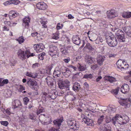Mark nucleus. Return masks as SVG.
<instances>
[{
	"instance_id": "49530a36",
	"label": "nucleus",
	"mask_w": 131,
	"mask_h": 131,
	"mask_svg": "<svg viewBox=\"0 0 131 131\" xmlns=\"http://www.w3.org/2000/svg\"><path fill=\"white\" fill-rule=\"evenodd\" d=\"M23 100L25 104L26 105L28 102L29 101V99L27 97H25L23 98Z\"/></svg>"
},
{
	"instance_id": "4c0bfd02",
	"label": "nucleus",
	"mask_w": 131,
	"mask_h": 131,
	"mask_svg": "<svg viewBox=\"0 0 131 131\" xmlns=\"http://www.w3.org/2000/svg\"><path fill=\"white\" fill-rule=\"evenodd\" d=\"M104 116L102 115L100 116V117L98 119L97 121V123L99 124H101L103 122L104 119Z\"/></svg>"
},
{
	"instance_id": "9d476101",
	"label": "nucleus",
	"mask_w": 131,
	"mask_h": 131,
	"mask_svg": "<svg viewBox=\"0 0 131 131\" xmlns=\"http://www.w3.org/2000/svg\"><path fill=\"white\" fill-rule=\"evenodd\" d=\"M27 83L29 86L32 87L36 86L37 85V83L33 79H30L27 81Z\"/></svg>"
},
{
	"instance_id": "423d86ee",
	"label": "nucleus",
	"mask_w": 131,
	"mask_h": 131,
	"mask_svg": "<svg viewBox=\"0 0 131 131\" xmlns=\"http://www.w3.org/2000/svg\"><path fill=\"white\" fill-rule=\"evenodd\" d=\"M84 61L88 64H91L95 61V58H93L89 54H86L84 57Z\"/></svg>"
},
{
	"instance_id": "c85d7f7f",
	"label": "nucleus",
	"mask_w": 131,
	"mask_h": 131,
	"mask_svg": "<svg viewBox=\"0 0 131 131\" xmlns=\"http://www.w3.org/2000/svg\"><path fill=\"white\" fill-rule=\"evenodd\" d=\"M49 97L52 100L55 99L57 96V93L56 92H53L51 94H50L48 95Z\"/></svg>"
},
{
	"instance_id": "2f4dec72",
	"label": "nucleus",
	"mask_w": 131,
	"mask_h": 131,
	"mask_svg": "<svg viewBox=\"0 0 131 131\" xmlns=\"http://www.w3.org/2000/svg\"><path fill=\"white\" fill-rule=\"evenodd\" d=\"M103 131H111V128L109 125H105Z\"/></svg>"
},
{
	"instance_id": "13d9d810",
	"label": "nucleus",
	"mask_w": 131,
	"mask_h": 131,
	"mask_svg": "<svg viewBox=\"0 0 131 131\" xmlns=\"http://www.w3.org/2000/svg\"><path fill=\"white\" fill-rule=\"evenodd\" d=\"M2 82L3 83V85L4 84H7L8 82V81L7 79H5L3 80L2 81Z\"/></svg>"
},
{
	"instance_id": "a878e982",
	"label": "nucleus",
	"mask_w": 131,
	"mask_h": 131,
	"mask_svg": "<svg viewBox=\"0 0 131 131\" xmlns=\"http://www.w3.org/2000/svg\"><path fill=\"white\" fill-rule=\"evenodd\" d=\"M77 67L80 71H84L86 69L85 67V66L79 63H78Z\"/></svg>"
},
{
	"instance_id": "2eb2a0df",
	"label": "nucleus",
	"mask_w": 131,
	"mask_h": 131,
	"mask_svg": "<svg viewBox=\"0 0 131 131\" xmlns=\"http://www.w3.org/2000/svg\"><path fill=\"white\" fill-rule=\"evenodd\" d=\"M73 42L74 44L79 45L80 43V38L77 35L73 36L72 38Z\"/></svg>"
},
{
	"instance_id": "e433bc0d",
	"label": "nucleus",
	"mask_w": 131,
	"mask_h": 131,
	"mask_svg": "<svg viewBox=\"0 0 131 131\" xmlns=\"http://www.w3.org/2000/svg\"><path fill=\"white\" fill-rule=\"evenodd\" d=\"M19 43L21 44L24 42V37L23 36H21L19 37L16 40Z\"/></svg>"
},
{
	"instance_id": "58836bf2",
	"label": "nucleus",
	"mask_w": 131,
	"mask_h": 131,
	"mask_svg": "<svg viewBox=\"0 0 131 131\" xmlns=\"http://www.w3.org/2000/svg\"><path fill=\"white\" fill-rule=\"evenodd\" d=\"M68 68H67L64 66H62L60 68V70L62 74H63L67 70Z\"/></svg>"
},
{
	"instance_id": "0e129e2a",
	"label": "nucleus",
	"mask_w": 131,
	"mask_h": 131,
	"mask_svg": "<svg viewBox=\"0 0 131 131\" xmlns=\"http://www.w3.org/2000/svg\"><path fill=\"white\" fill-rule=\"evenodd\" d=\"M102 78L101 76H99L96 79V81L97 82H98Z\"/></svg>"
},
{
	"instance_id": "cd10ccee",
	"label": "nucleus",
	"mask_w": 131,
	"mask_h": 131,
	"mask_svg": "<svg viewBox=\"0 0 131 131\" xmlns=\"http://www.w3.org/2000/svg\"><path fill=\"white\" fill-rule=\"evenodd\" d=\"M71 73V71L69 70L68 68L67 70L65 72L63 73V75L65 77H68L70 75Z\"/></svg>"
},
{
	"instance_id": "bb28decb",
	"label": "nucleus",
	"mask_w": 131,
	"mask_h": 131,
	"mask_svg": "<svg viewBox=\"0 0 131 131\" xmlns=\"http://www.w3.org/2000/svg\"><path fill=\"white\" fill-rule=\"evenodd\" d=\"M116 37L118 41L124 42L125 41L124 36H117Z\"/></svg>"
},
{
	"instance_id": "aec40b11",
	"label": "nucleus",
	"mask_w": 131,
	"mask_h": 131,
	"mask_svg": "<svg viewBox=\"0 0 131 131\" xmlns=\"http://www.w3.org/2000/svg\"><path fill=\"white\" fill-rule=\"evenodd\" d=\"M123 30L126 33L127 35L130 37H131V27L128 26L125 27Z\"/></svg>"
},
{
	"instance_id": "5701e85b",
	"label": "nucleus",
	"mask_w": 131,
	"mask_h": 131,
	"mask_svg": "<svg viewBox=\"0 0 131 131\" xmlns=\"http://www.w3.org/2000/svg\"><path fill=\"white\" fill-rule=\"evenodd\" d=\"M45 120H44L43 124L47 125L51 123L52 121L51 118L49 117H45Z\"/></svg>"
},
{
	"instance_id": "69168bd1",
	"label": "nucleus",
	"mask_w": 131,
	"mask_h": 131,
	"mask_svg": "<svg viewBox=\"0 0 131 131\" xmlns=\"http://www.w3.org/2000/svg\"><path fill=\"white\" fill-rule=\"evenodd\" d=\"M36 77V75L35 74H34L32 73H31L30 76V77H31L32 78H35Z\"/></svg>"
},
{
	"instance_id": "a211bd4d",
	"label": "nucleus",
	"mask_w": 131,
	"mask_h": 131,
	"mask_svg": "<svg viewBox=\"0 0 131 131\" xmlns=\"http://www.w3.org/2000/svg\"><path fill=\"white\" fill-rule=\"evenodd\" d=\"M81 89L80 85L77 82L74 83L73 84V89L75 92H78Z\"/></svg>"
},
{
	"instance_id": "8fccbe9b",
	"label": "nucleus",
	"mask_w": 131,
	"mask_h": 131,
	"mask_svg": "<svg viewBox=\"0 0 131 131\" xmlns=\"http://www.w3.org/2000/svg\"><path fill=\"white\" fill-rule=\"evenodd\" d=\"M61 51L62 53L64 55H66L67 54L68 51L67 50L65 49H61Z\"/></svg>"
},
{
	"instance_id": "412c9836",
	"label": "nucleus",
	"mask_w": 131,
	"mask_h": 131,
	"mask_svg": "<svg viewBox=\"0 0 131 131\" xmlns=\"http://www.w3.org/2000/svg\"><path fill=\"white\" fill-rule=\"evenodd\" d=\"M13 105L12 106V107L14 108H18L19 106H21L22 105L20 102L18 100H15L14 102L13 103Z\"/></svg>"
},
{
	"instance_id": "3c124183",
	"label": "nucleus",
	"mask_w": 131,
	"mask_h": 131,
	"mask_svg": "<svg viewBox=\"0 0 131 131\" xmlns=\"http://www.w3.org/2000/svg\"><path fill=\"white\" fill-rule=\"evenodd\" d=\"M40 22L42 24V28H46L47 26L46 25V23L45 21H43L41 20V21Z\"/></svg>"
},
{
	"instance_id": "ea45409f",
	"label": "nucleus",
	"mask_w": 131,
	"mask_h": 131,
	"mask_svg": "<svg viewBox=\"0 0 131 131\" xmlns=\"http://www.w3.org/2000/svg\"><path fill=\"white\" fill-rule=\"evenodd\" d=\"M10 2L11 4H13L15 5H17L20 2V1L18 0H11Z\"/></svg>"
},
{
	"instance_id": "f3484780",
	"label": "nucleus",
	"mask_w": 131,
	"mask_h": 131,
	"mask_svg": "<svg viewBox=\"0 0 131 131\" xmlns=\"http://www.w3.org/2000/svg\"><path fill=\"white\" fill-rule=\"evenodd\" d=\"M105 58L104 57L99 55L96 59L97 63L100 66H101L102 64L103 63L104 60Z\"/></svg>"
},
{
	"instance_id": "39448f33",
	"label": "nucleus",
	"mask_w": 131,
	"mask_h": 131,
	"mask_svg": "<svg viewBox=\"0 0 131 131\" xmlns=\"http://www.w3.org/2000/svg\"><path fill=\"white\" fill-rule=\"evenodd\" d=\"M58 83L59 87L61 89H64L66 87V85L67 84H69L70 82L67 80H60Z\"/></svg>"
},
{
	"instance_id": "774afa93",
	"label": "nucleus",
	"mask_w": 131,
	"mask_h": 131,
	"mask_svg": "<svg viewBox=\"0 0 131 131\" xmlns=\"http://www.w3.org/2000/svg\"><path fill=\"white\" fill-rule=\"evenodd\" d=\"M29 118L30 119H33L34 116L32 114H30L29 115Z\"/></svg>"
},
{
	"instance_id": "a19ab883",
	"label": "nucleus",
	"mask_w": 131,
	"mask_h": 131,
	"mask_svg": "<svg viewBox=\"0 0 131 131\" xmlns=\"http://www.w3.org/2000/svg\"><path fill=\"white\" fill-rule=\"evenodd\" d=\"M72 126H71L70 127L71 129H74V130H78L79 127V126L78 125L76 124V125L74 124H72Z\"/></svg>"
},
{
	"instance_id": "052dcab7",
	"label": "nucleus",
	"mask_w": 131,
	"mask_h": 131,
	"mask_svg": "<svg viewBox=\"0 0 131 131\" xmlns=\"http://www.w3.org/2000/svg\"><path fill=\"white\" fill-rule=\"evenodd\" d=\"M38 34V33L37 32H34L32 33L31 34V36L32 37H35Z\"/></svg>"
},
{
	"instance_id": "7ed1b4c3",
	"label": "nucleus",
	"mask_w": 131,
	"mask_h": 131,
	"mask_svg": "<svg viewBox=\"0 0 131 131\" xmlns=\"http://www.w3.org/2000/svg\"><path fill=\"white\" fill-rule=\"evenodd\" d=\"M106 42L110 47H115L116 46L117 42L116 39L114 35L109 36L106 38Z\"/></svg>"
},
{
	"instance_id": "c756f323",
	"label": "nucleus",
	"mask_w": 131,
	"mask_h": 131,
	"mask_svg": "<svg viewBox=\"0 0 131 131\" xmlns=\"http://www.w3.org/2000/svg\"><path fill=\"white\" fill-rule=\"evenodd\" d=\"M116 36H124V33L122 30L119 29L116 33Z\"/></svg>"
},
{
	"instance_id": "0eeeda50",
	"label": "nucleus",
	"mask_w": 131,
	"mask_h": 131,
	"mask_svg": "<svg viewBox=\"0 0 131 131\" xmlns=\"http://www.w3.org/2000/svg\"><path fill=\"white\" fill-rule=\"evenodd\" d=\"M121 105L125 107L126 108H128L130 106V102L129 99H122L119 102Z\"/></svg>"
},
{
	"instance_id": "1a4fd4ad",
	"label": "nucleus",
	"mask_w": 131,
	"mask_h": 131,
	"mask_svg": "<svg viewBox=\"0 0 131 131\" xmlns=\"http://www.w3.org/2000/svg\"><path fill=\"white\" fill-rule=\"evenodd\" d=\"M34 48L37 52H41L44 49L45 47L42 43H39L37 45H35L34 46Z\"/></svg>"
},
{
	"instance_id": "4d7b16f0",
	"label": "nucleus",
	"mask_w": 131,
	"mask_h": 131,
	"mask_svg": "<svg viewBox=\"0 0 131 131\" xmlns=\"http://www.w3.org/2000/svg\"><path fill=\"white\" fill-rule=\"evenodd\" d=\"M19 15V14L18 13L16 12L15 13H13L12 15V16L14 18L17 17Z\"/></svg>"
},
{
	"instance_id": "7c9ffc66",
	"label": "nucleus",
	"mask_w": 131,
	"mask_h": 131,
	"mask_svg": "<svg viewBox=\"0 0 131 131\" xmlns=\"http://www.w3.org/2000/svg\"><path fill=\"white\" fill-rule=\"evenodd\" d=\"M67 123L69 126L70 127L71 126H72V124H74L76 125V121L74 120H69L68 121Z\"/></svg>"
},
{
	"instance_id": "5fc2aeb1",
	"label": "nucleus",
	"mask_w": 131,
	"mask_h": 131,
	"mask_svg": "<svg viewBox=\"0 0 131 131\" xmlns=\"http://www.w3.org/2000/svg\"><path fill=\"white\" fill-rule=\"evenodd\" d=\"M25 89V87L23 86L20 85L19 86V90L20 92H21L22 91Z\"/></svg>"
},
{
	"instance_id": "680f3d73",
	"label": "nucleus",
	"mask_w": 131,
	"mask_h": 131,
	"mask_svg": "<svg viewBox=\"0 0 131 131\" xmlns=\"http://www.w3.org/2000/svg\"><path fill=\"white\" fill-rule=\"evenodd\" d=\"M84 87H85L86 88H89V85L87 83V82H85L84 83Z\"/></svg>"
},
{
	"instance_id": "dca6fc26",
	"label": "nucleus",
	"mask_w": 131,
	"mask_h": 131,
	"mask_svg": "<svg viewBox=\"0 0 131 131\" xmlns=\"http://www.w3.org/2000/svg\"><path fill=\"white\" fill-rule=\"evenodd\" d=\"M17 54L18 57L22 60H24L26 59V56L27 55V54H26L25 55L24 51L20 50H18Z\"/></svg>"
},
{
	"instance_id": "393cba45",
	"label": "nucleus",
	"mask_w": 131,
	"mask_h": 131,
	"mask_svg": "<svg viewBox=\"0 0 131 131\" xmlns=\"http://www.w3.org/2000/svg\"><path fill=\"white\" fill-rule=\"evenodd\" d=\"M123 17L124 18H128L131 17V12H124L123 13Z\"/></svg>"
},
{
	"instance_id": "bf43d9fd",
	"label": "nucleus",
	"mask_w": 131,
	"mask_h": 131,
	"mask_svg": "<svg viewBox=\"0 0 131 131\" xmlns=\"http://www.w3.org/2000/svg\"><path fill=\"white\" fill-rule=\"evenodd\" d=\"M39 65V64L37 63H36L33 64V65L32 66V68H35L36 67H38V65Z\"/></svg>"
},
{
	"instance_id": "864d4df0",
	"label": "nucleus",
	"mask_w": 131,
	"mask_h": 131,
	"mask_svg": "<svg viewBox=\"0 0 131 131\" xmlns=\"http://www.w3.org/2000/svg\"><path fill=\"white\" fill-rule=\"evenodd\" d=\"M97 67L98 66L96 64H94L93 65H91V68L93 70L96 69Z\"/></svg>"
},
{
	"instance_id": "09e8293b",
	"label": "nucleus",
	"mask_w": 131,
	"mask_h": 131,
	"mask_svg": "<svg viewBox=\"0 0 131 131\" xmlns=\"http://www.w3.org/2000/svg\"><path fill=\"white\" fill-rule=\"evenodd\" d=\"M1 124L5 126H7L8 124V122L7 121H1Z\"/></svg>"
},
{
	"instance_id": "e2e57ef3",
	"label": "nucleus",
	"mask_w": 131,
	"mask_h": 131,
	"mask_svg": "<svg viewBox=\"0 0 131 131\" xmlns=\"http://www.w3.org/2000/svg\"><path fill=\"white\" fill-rule=\"evenodd\" d=\"M96 13L98 16H99L101 14V11L100 10H98L96 12Z\"/></svg>"
},
{
	"instance_id": "37998d69",
	"label": "nucleus",
	"mask_w": 131,
	"mask_h": 131,
	"mask_svg": "<svg viewBox=\"0 0 131 131\" xmlns=\"http://www.w3.org/2000/svg\"><path fill=\"white\" fill-rule=\"evenodd\" d=\"M59 35L58 34V32H56L53 34L52 38L55 39H57L59 38Z\"/></svg>"
},
{
	"instance_id": "f257e3e1",
	"label": "nucleus",
	"mask_w": 131,
	"mask_h": 131,
	"mask_svg": "<svg viewBox=\"0 0 131 131\" xmlns=\"http://www.w3.org/2000/svg\"><path fill=\"white\" fill-rule=\"evenodd\" d=\"M48 53L52 59L57 58L59 57V52L58 49L54 46H50Z\"/></svg>"
},
{
	"instance_id": "79ce46f5",
	"label": "nucleus",
	"mask_w": 131,
	"mask_h": 131,
	"mask_svg": "<svg viewBox=\"0 0 131 131\" xmlns=\"http://www.w3.org/2000/svg\"><path fill=\"white\" fill-rule=\"evenodd\" d=\"M122 118L123 119V121L125 122H126V124L129 121V118L127 116H123V117H122Z\"/></svg>"
},
{
	"instance_id": "f8f14e48",
	"label": "nucleus",
	"mask_w": 131,
	"mask_h": 131,
	"mask_svg": "<svg viewBox=\"0 0 131 131\" xmlns=\"http://www.w3.org/2000/svg\"><path fill=\"white\" fill-rule=\"evenodd\" d=\"M36 6L38 9L43 10L45 9L47 7V5L46 4L42 2L38 3Z\"/></svg>"
},
{
	"instance_id": "a18cd8bd",
	"label": "nucleus",
	"mask_w": 131,
	"mask_h": 131,
	"mask_svg": "<svg viewBox=\"0 0 131 131\" xmlns=\"http://www.w3.org/2000/svg\"><path fill=\"white\" fill-rule=\"evenodd\" d=\"M45 111L44 110V109L42 108H40L37 111V115H38L39 114L41 113L44 112Z\"/></svg>"
},
{
	"instance_id": "603ef678",
	"label": "nucleus",
	"mask_w": 131,
	"mask_h": 131,
	"mask_svg": "<svg viewBox=\"0 0 131 131\" xmlns=\"http://www.w3.org/2000/svg\"><path fill=\"white\" fill-rule=\"evenodd\" d=\"M4 23L5 25H7L10 27H12V26L11 25V23L9 21H5L4 22Z\"/></svg>"
},
{
	"instance_id": "f704fd0d",
	"label": "nucleus",
	"mask_w": 131,
	"mask_h": 131,
	"mask_svg": "<svg viewBox=\"0 0 131 131\" xmlns=\"http://www.w3.org/2000/svg\"><path fill=\"white\" fill-rule=\"evenodd\" d=\"M46 55L45 52H42L39 55L38 58L40 60H42L44 59V56Z\"/></svg>"
},
{
	"instance_id": "4be33fe9",
	"label": "nucleus",
	"mask_w": 131,
	"mask_h": 131,
	"mask_svg": "<svg viewBox=\"0 0 131 131\" xmlns=\"http://www.w3.org/2000/svg\"><path fill=\"white\" fill-rule=\"evenodd\" d=\"M45 80H46L47 83L48 85L49 86L53 85V79L51 77L48 76L46 78Z\"/></svg>"
},
{
	"instance_id": "72a5a7b5",
	"label": "nucleus",
	"mask_w": 131,
	"mask_h": 131,
	"mask_svg": "<svg viewBox=\"0 0 131 131\" xmlns=\"http://www.w3.org/2000/svg\"><path fill=\"white\" fill-rule=\"evenodd\" d=\"M93 77L92 74H87L84 75L83 78L86 79H91L93 78Z\"/></svg>"
},
{
	"instance_id": "ddd939ff",
	"label": "nucleus",
	"mask_w": 131,
	"mask_h": 131,
	"mask_svg": "<svg viewBox=\"0 0 131 131\" xmlns=\"http://www.w3.org/2000/svg\"><path fill=\"white\" fill-rule=\"evenodd\" d=\"M107 16L108 18L111 19L116 17L115 12L114 10H111L107 11Z\"/></svg>"
},
{
	"instance_id": "4468645a",
	"label": "nucleus",
	"mask_w": 131,
	"mask_h": 131,
	"mask_svg": "<svg viewBox=\"0 0 131 131\" xmlns=\"http://www.w3.org/2000/svg\"><path fill=\"white\" fill-rule=\"evenodd\" d=\"M129 86L127 84H124L121 88V92L124 94L126 93L129 91Z\"/></svg>"
},
{
	"instance_id": "b1692460",
	"label": "nucleus",
	"mask_w": 131,
	"mask_h": 131,
	"mask_svg": "<svg viewBox=\"0 0 131 131\" xmlns=\"http://www.w3.org/2000/svg\"><path fill=\"white\" fill-rule=\"evenodd\" d=\"M105 80L108 81L111 83H113L116 81L115 78L112 76H106L105 77Z\"/></svg>"
},
{
	"instance_id": "de8ad7c7",
	"label": "nucleus",
	"mask_w": 131,
	"mask_h": 131,
	"mask_svg": "<svg viewBox=\"0 0 131 131\" xmlns=\"http://www.w3.org/2000/svg\"><path fill=\"white\" fill-rule=\"evenodd\" d=\"M119 89L120 88L118 87L116 89H115L113 91V92L114 93V94H115V95L117 94L118 92L119 91Z\"/></svg>"
},
{
	"instance_id": "f03ea898",
	"label": "nucleus",
	"mask_w": 131,
	"mask_h": 131,
	"mask_svg": "<svg viewBox=\"0 0 131 131\" xmlns=\"http://www.w3.org/2000/svg\"><path fill=\"white\" fill-rule=\"evenodd\" d=\"M122 117L119 115H116L115 117H113L112 119V123L115 126L117 124L121 125L126 124V122H123Z\"/></svg>"
},
{
	"instance_id": "20e7f679",
	"label": "nucleus",
	"mask_w": 131,
	"mask_h": 131,
	"mask_svg": "<svg viewBox=\"0 0 131 131\" xmlns=\"http://www.w3.org/2000/svg\"><path fill=\"white\" fill-rule=\"evenodd\" d=\"M63 121V117H61L60 119H57L54 120L53 123L54 125L56 126L57 128H55L54 127H51L50 128L49 131H58L60 128V126L61 125V123Z\"/></svg>"
},
{
	"instance_id": "c03bdc74",
	"label": "nucleus",
	"mask_w": 131,
	"mask_h": 131,
	"mask_svg": "<svg viewBox=\"0 0 131 131\" xmlns=\"http://www.w3.org/2000/svg\"><path fill=\"white\" fill-rule=\"evenodd\" d=\"M25 54H27V58H28L30 56H34V54L33 53H30V54L29 52L27 51L25 52Z\"/></svg>"
},
{
	"instance_id": "6ab92c4d",
	"label": "nucleus",
	"mask_w": 131,
	"mask_h": 131,
	"mask_svg": "<svg viewBox=\"0 0 131 131\" xmlns=\"http://www.w3.org/2000/svg\"><path fill=\"white\" fill-rule=\"evenodd\" d=\"M83 121L88 125L92 126L93 125V120L88 118L86 117V118H84L83 121Z\"/></svg>"
},
{
	"instance_id": "6e6d98bb",
	"label": "nucleus",
	"mask_w": 131,
	"mask_h": 131,
	"mask_svg": "<svg viewBox=\"0 0 131 131\" xmlns=\"http://www.w3.org/2000/svg\"><path fill=\"white\" fill-rule=\"evenodd\" d=\"M3 4L5 6H7L8 5L11 4V3L10 2V0L9 1H7L5 2Z\"/></svg>"
},
{
	"instance_id": "6e6552de",
	"label": "nucleus",
	"mask_w": 131,
	"mask_h": 131,
	"mask_svg": "<svg viewBox=\"0 0 131 131\" xmlns=\"http://www.w3.org/2000/svg\"><path fill=\"white\" fill-rule=\"evenodd\" d=\"M30 18L29 16L23 18V25L25 28H28L29 26Z\"/></svg>"
},
{
	"instance_id": "338daca9",
	"label": "nucleus",
	"mask_w": 131,
	"mask_h": 131,
	"mask_svg": "<svg viewBox=\"0 0 131 131\" xmlns=\"http://www.w3.org/2000/svg\"><path fill=\"white\" fill-rule=\"evenodd\" d=\"M66 87L65 88H66V89L67 90H69L70 89L69 88V84H67L66 85Z\"/></svg>"
},
{
	"instance_id": "9b49d317",
	"label": "nucleus",
	"mask_w": 131,
	"mask_h": 131,
	"mask_svg": "<svg viewBox=\"0 0 131 131\" xmlns=\"http://www.w3.org/2000/svg\"><path fill=\"white\" fill-rule=\"evenodd\" d=\"M124 63H125V62L123 61L122 60H118L116 62L117 68L121 69V70L123 69L126 68L125 66L126 64H124Z\"/></svg>"
},
{
	"instance_id": "c9c22d12",
	"label": "nucleus",
	"mask_w": 131,
	"mask_h": 131,
	"mask_svg": "<svg viewBox=\"0 0 131 131\" xmlns=\"http://www.w3.org/2000/svg\"><path fill=\"white\" fill-rule=\"evenodd\" d=\"M61 73L60 71H54L53 75L55 77H59Z\"/></svg>"
},
{
	"instance_id": "473e14b6",
	"label": "nucleus",
	"mask_w": 131,
	"mask_h": 131,
	"mask_svg": "<svg viewBox=\"0 0 131 131\" xmlns=\"http://www.w3.org/2000/svg\"><path fill=\"white\" fill-rule=\"evenodd\" d=\"M84 48H87L90 51L93 50L94 49L89 43H86V46Z\"/></svg>"
}]
</instances>
